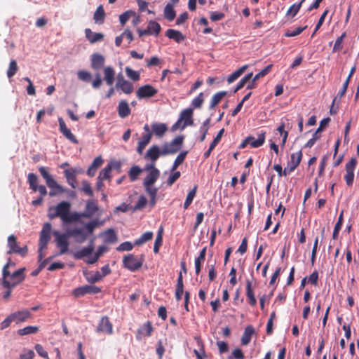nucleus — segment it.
I'll use <instances>...</instances> for the list:
<instances>
[{
  "mask_svg": "<svg viewBox=\"0 0 359 359\" xmlns=\"http://www.w3.org/2000/svg\"><path fill=\"white\" fill-rule=\"evenodd\" d=\"M70 203L62 201L55 207L50 208L48 216L50 219L59 217L65 223L78 222L81 218V215L76 212L70 213Z\"/></svg>",
  "mask_w": 359,
  "mask_h": 359,
  "instance_id": "f257e3e1",
  "label": "nucleus"
},
{
  "mask_svg": "<svg viewBox=\"0 0 359 359\" xmlns=\"http://www.w3.org/2000/svg\"><path fill=\"white\" fill-rule=\"evenodd\" d=\"M39 171L44 179L47 187L50 189L48 194L50 197L55 196L59 194L67 192V189L59 184L49 173L47 168L41 166L39 168Z\"/></svg>",
  "mask_w": 359,
  "mask_h": 359,
  "instance_id": "f03ea898",
  "label": "nucleus"
},
{
  "mask_svg": "<svg viewBox=\"0 0 359 359\" xmlns=\"http://www.w3.org/2000/svg\"><path fill=\"white\" fill-rule=\"evenodd\" d=\"M27 182L29 186V189H32L34 192L39 191L40 196L36 199L32 201V204L34 206H39L43 203V197L47 194V189L44 185L39 184V178L38 176L33 173L30 172L27 175Z\"/></svg>",
  "mask_w": 359,
  "mask_h": 359,
  "instance_id": "7ed1b4c3",
  "label": "nucleus"
},
{
  "mask_svg": "<svg viewBox=\"0 0 359 359\" xmlns=\"http://www.w3.org/2000/svg\"><path fill=\"white\" fill-rule=\"evenodd\" d=\"M144 262V255L137 257L133 254H128L123 257V265L126 269L133 272L139 270L142 266Z\"/></svg>",
  "mask_w": 359,
  "mask_h": 359,
  "instance_id": "20e7f679",
  "label": "nucleus"
},
{
  "mask_svg": "<svg viewBox=\"0 0 359 359\" xmlns=\"http://www.w3.org/2000/svg\"><path fill=\"white\" fill-rule=\"evenodd\" d=\"M184 136L178 135L174 138L170 142H165L161 148V155L166 156L169 154H175L178 152L183 144Z\"/></svg>",
  "mask_w": 359,
  "mask_h": 359,
  "instance_id": "39448f33",
  "label": "nucleus"
},
{
  "mask_svg": "<svg viewBox=\"0 0 359 359\" xmlns=\"http://www.w3.org/2000/svg\"><path fill=\"white\" fill-rule=\"evenodd\" d=\"M50 231H51V224L49 223H46L42 230L40 232V238H39V260L41 261L43 258V255L42 253V250L46 248L50 238Z\"/></svg>",
  "mask_w": 359,
  "mask_h": 359,
  "instance_id": "423d86ee",
  "label": "nucleus"
},
{
  "mask_svg": "<svg viewBox=\"0 0 359 359\" xmlns=\"http://www.w3.org/2000/svg\"><path fill=\"white\" fill-rule=\"evenodd\" d=\"M8 247L9 248L8 254H18L21 257H25L27 254L28 248L27 245L20 247L18 244L17 238L14 235H11L8 238Z\"/></svg>",
  "mask_w": 359,
  "mask_h": 359,
  "instance_id": "0eeeda50",
  "label": "nucleus"
},
{
  "mask_svg": "<svg viewBox=\"0 0 359 359\" xmlns=\"http://www.w3.org/2000/svg\"><path fill=\"white\" fill-rule=\"evenodd\" d=\"M121 168V164L119 161H111L100 172L98 178L100 180H111V172L112 170H116L120 172Z\"/></svg>",
  "mask_w": 359,
  "mask_h": 359,
  "instance_id": "6e6552de",
  "label": "nucleus"
},
{
  "mask_svg": "<svg viewBox=\"0 0 359 359\" xmlns=\"http://www.w3.org/2000/svg\"><path fill=\"white\" fill-rule=\"evenodd\" d=\"M215 343L217 345L219 352L224 353V326L222 324L217 325L212 332Z\"/></svg>",
  "mask_w": 359,
  "mask_h": 359,
  "instance_id": "1a4fd4ad",
  "label": "nucleus"
},
{
  "mask_svg": "<svg viewBox=\"0 0 359 359\" xmlns=\"http://www.w3.org/2000/svg\"><path fill=\"white\" fill-rule=\"evenodd\" d=\"M101 292V288L93 285H85L81 287L75 288L73 290V294L76 297H82L86 294H97Z\"/></svg>",
  "mask_w": 359,
  "mask_h": 359,
  "instance_id": "9d476101",
  "label": "nucleus"
},
{
  "mask_svg": "<svg viewBox=\"0 0 359 359\" xmlns=\"http://www.w3.org/2000/svg\"><path fill=\"white\" fill-rule=\"evenodd\" d=\"M96 332L98 333H105L108 335L113 334V325L108 316H104L100 318L96 327Z\"/></svg>",
  "mask_w": 359,
  "mask_h": 359,
  "instance_id": "9b49d317",
  "label": "nucleus"
},
{
  "mask_svg": "<svg viewBox=\"0 0 359 359\" xmlns=\"http://www.w3.org/2000/svg\"><path fill=\"white\" fill-rule=\"evenodd\" d=\"M25 269L21 268L15 271L11 275V278L13 280L12 282L5 280L4 283V287H15L25 280L24 271Z\"/></svg>",
  "mask_w": 359,
  "mask_h": 359,
  "instance_id": "f8f14e48",
  "label": "nucleus"
},
{
  "mask_svg": "<svg viewBox=\"0 0 359 359\" xmlns=\"http://www.w3.org/2000/svg\"><path fill=\"white\" fill-rule=\"evenodd\" d=\"M158 93V90L149 84L140 87L136 91V95L138 99L149 98L154 96Z\"/></svg>",
  "mask_w": 359,
  "mask_h": 359,
  "instance_id": "ddd939ff",
  "label": "nucleus"
},
{
  "mask_svg": "<svg viewBox=\"0 0 359 359\" xmlns=\"http://www.w3.org/2000/svg\"><path fill=\"white\" fill-rule=\"evenodd\" d=\"M160 176V171L158 170H154L149 172L144 180L143 185L146 190L158 189L153 185L157 181Z\"/></svg>",
  "mask_w": 359,
  "mask_h": 359,
  "instance_id": "4468645a",
  "label": "nucleus"
},
{
  "mask_svg": "<svg viewBox=\"0 0 359 359\" xmlns=\"http://www.w3.org/2000/svg\"><path fill=\"white\" fill-rule=\"evenodd\" d=\"M357 164L355 158H351L348 163L346 164V174L344 176L346 184L350 187L353 184L354 180V170Z\"/></svg>",
  "mask_w": 359,
  "mask_h": 359,
  "instance_id": "2eb2a0df",
  "label": "nucleus"
},
{
  "mask_svg": "<svg viewBox=\"0 0 359 359\" xmlns=\"http://www.w3.org/2000/svg\"><path fill=\"white\" fill-rule=\"evenodd\" d=\"M154 328L150 321H147L137 331L136 338L141 340L144 337H149L151 335Z\"/></svg>",
  "mask_w": 359,
  "mask_h": 359,
  "instance_id": "dca6fc26",
  "label": "nucleus"
},
{
  "mask_svg": "<svg viewBox=\"0 0 359 359\" xmlns=\"http://www.w3.org/2000/svg\"><path fill=\"white\" fill-rule=\"evenodd\" d=\"M60 131L71 142L78 144V140L71 130L67 127L62 118H58Z\"/></svg>",
  "mask_w": 359,
  "mask_h": 359,
  "instance_id": "f3484780",
  "label": "nucleus"
},
{
  "mask_svg": "<svg viewBox=\"0 0 359 359\" xmlns=\"http://www.w3.org/2000/svg\"><path fill=\"white\" fill-rule=\"evenodd\" d=\"M82 171L77 168L67 169L64 171L65 177L67 179V183L72 187L76 188L77 184L76 175Z\"/></svg>",
  "mask_w": 359,
  "mask_h": 359,
  "instance_id": "a211bd4d",
  "label": "nucleus"
},
{
  "mask_svg": "<svg viewBox=\"0 0 359 359\" xmlns=\"http://www.w3.org/2000/svg\"><path fill=\"white\" fill-rule=\"evenodd\" d=\"M57 236L56 238L57 246L60 248V255H63L67 252L69 248V243L67 236L65 234H59L57 232L54 233Z\"/></svg>",
  "mask_w": 359,
  "mask_h": 359,
  "instance_id": "6ab92c4d",
  "label": "nucleus"
},
{
  "mask_svg": "<svg viewBox=\"0 0 359 359\" xmlns=\"http://www.w3.org/2000/svg\"><path fill=\"white\" fill-rule=\"evenodd\" d=\"M13 320L16 324L23 323L27 319L32 318L31 312L27 309L18 311L11 314Z\"/></svg>",
  "mask_w": 359,
  "mask_h": 359,
  "instance_id": "aec40b11",
  "label": "nucleus"
},
{
  "mask_svg": "<svg viewBox=\"0 0 359 359\" xmlns=\"http://www.w3.org/2000/svg\"><path fill=\"white\" fill-rule=\"evenodd\" d=\"M116 88H119L126 94H130L134 90L133 85L127 80H125L122 75L118 76V81L116 84Z\"/></svg>",
  "mask_w": 359,
  "mask_h": 359,
  "instance_id": "412c9836",
  "label": "nucleus"
},
{
  "mask_svg": "<svg viewBox=\"0 0 359 359\" xmlns=\"http://www.w3.org/2000/svg\"><path fill=\"white\" fill-rule=\"evenodd\" d=\"M302 158V151H298L295 154H291V159L287 163V173H290L294 171L296 168L299 165Z\"/></svg>",
  "mask_w": 359,
  "mask_h": 359,
  "instance_id": "4be33fe9",
  "label": "nucleus"
},
{
  "mask_svg": "<svg viewBox=\"0 0 359 359\" xmlns=\"http://www.w3.org/2000/svg\"><path fill=\"white\" fill-rule=\"evenodd\" d=\"M193 109L191 108L186 109L181 112L179 121H184L182 129H184L187 126H192L194 121L192 119Z\"/></svg>",
  "mask_w": 359,
  "mask_h": 359,
  "instance_id": "5701e85b",
  "label": "nucleus"
},
{
  "mask_svg": "<svg viewBox=\"0 0 359 359\" xmlns=\"http://www.w3.org/2000/svg\"><path fill=\"white\" fill-rule=\"evenodd\" d=\"M161 31L160 24H149V26L147 29H139V35L140 36H145V35H155L157 36Z\"/></svg>",
  "mask_w": 359,
  "mask_h": 359,
  "instance_id": "b1692460",
  "label": "nucleus"
},
{
  "mask_svg": "<svg viewBox=\"0 0 359 359\" xmlns=\"http://www.w3.org/2000/svg\"><path fill=\"white\" fill-rule=\"evenodd\" d=\"M98 207L94 201H88L86 203L85 211L80 214L81 217L90 218L97 211Z\"/></svg>",
  "mask_w": 359,
  "mask_h": 359,
  "instance_id": "393cba45",
  "label": "nucleus"
},
{
  "mask_svg": "<svg viewBox=\"0 0 359 359\" xmlns=\"http://www.w3.org/2000/svg\"><path fill=\"white\" fill-rule=\"evenodd\" d=\"M133 18L132 22H140L142 20L140 18V16L139 15H137V13L135 11H133L131 10L126 11L119 16V20L120 22H126L128 21L130 18Z\"/></svg>",
  "mask_w": 359,
  "mask_h": 359,
  "instance_id": "a878e982",
  "label": "nucleus"
},
{
  "mask_svg": "<svg viewBox=\"0 0 359 359\" xmlns=\"http://www.w3.org/2000/svg\"><path fill=\"white\" fill-rule=\"evenodd\" d=\"M160 155H161V149L157 145H153L147 150L144 158L156 162Z\"/></svg>",
  "mask_w": 359,
  "mask_h": 359,
  "instance_id": "bb28decb",
  "label": "nucleus"
},
{
  "mask_svg": "<svg viewBox=\"0 0 359 359\" xmlns=\"http://www.w3.org/2000/svg\"><path fill=\"white\" fill-rule=\"evenodd\" d=\"M272 65H269L266 66L264 69H263L261 72H259L258 74H257L255 77L252 79L251 83H250L247 86V89L251 90L255 88V83L257 81H258L260 78L264 77L266 74H268L272 68Z\"/></svg>",
  "mask_w": 359,
  "mask_h": 359,
  "instance_id": "cd10ccee",
  "label": "nucleus"
},
{
  "mask_svg": "<svg viewBox=\"0 0 359 359\" xmlns=\"http://www.w3.org/2000/svg\"><path fill=\"white\" fill-rule=\"evenodd\" d=\"M69 236L74 237L78 243H83L87 239V235L83 230L80 228H74L68 231Z\"/></svg>",
  "mask_w": 359,
  "mask_h": 359,
  "instance_id": "c85d7f7f",
  "label": "nucleus"
},
{
  "mask_svg": "<svg viewBox=\"0 0 359 359\" xmlns=\"http://www.w3.org/2000/svg\"><path fill=\"white\" fill-rule=\"evenodd\" d=\"M104 64V57L99 53H94L91 55V67L93 69H101Z\"/></svg>",
  "mask_w": 359,
  "mask_h": 359,
  "instance_id": "c756f323",
  "label": "nucleus"
},
{
  "mask_svg": "<svg viewBox=\"0 0 359 359\" xmlns=\"http://www.w3.org/2000/svg\"><path fill=\"white\" fill-rule=\"evenodd\" d=\"M131 110L129 107L128 103L124 100H121L118 105V114L121 118H126L130 114Z\"/></svg>",
  "mask_w": 359,
  "mask_h": 359,
  "instance_id": "7c9ffc66",
  "label": "nucleus"
},
{
  "mask_svg": "<svg viewBox=\"0 0 359 359\" xmlns=\"http://www.w3.org/2000/svg\"><path fill=\"white\" fill-rule=\"evenodd\" d=\"M93 251V241L87 246L81 250L76 252L74 257L76 259H81L85 257H89Z\"/></svg>",
  "mask_w": 359,
  "mask_h": 359,
  "instance_id": "2f4dec72",
  "label": "nucleus"
},
{
  "mask_svg": "<svg viewBox=\"0 0 359 359\" xmlns=\"http://www.w3.org/2000/svg\"><path fill=\"white\" fill-rule=\"evenodd\" d=\"M151 131L158 137H162L168 130V127L165 123H154L151 125Z\"/></svg>",
  "mask_w": 359,
  "mask_h": 359,
  "instance_id": "473e14b6",
  "label": "nucleus"
},
{
  "mask_svg": "<svg viewBox=\"0 0 359 359\" xmlns=\"http://www.w3.org/2000/svg\"><path fill=\"white\" fill-rule=\"evenodd\" d=\"M255 333V329L252 325H248L245 328L244 333L241 338L242 345H248L252 335Z\"/></svg>",
  "mask_w": 359,
  "mask_h": 359,
  "instance_id": "72a5a7b5",
  "label": "nucleus"
},
{
  "mask_svg": "<svg viewBox=\"0 0 359 359\" xmlns=\"http://www.w3.org/2000/svg\"><path fill=\"white\" fill-rule=\"evenodd\" d=\"M107 247L101 245L98 248L97 251L93 255L88 257L86 262L88 264H93L97 262L100 257L107 251Z\"/></svg>",
  "mask_w": 359,
  "mask_h": 359,
  "instance_id": "f704fd0d",
  "label": "nucleus"
},
{
  "mask_svg": "<svg viewBox=\"0 0 359 359\" xmlns=\"http://www.w3.org/2000/svg\"><path fill=\"white\" fill-rule=\"evenodd\" d=\"M85 32L86 38L91 43L102 41L104 38V35L102 34L94 33L90 29H86Z\"/></svg>",
  "mask_w": 359,
  "mask_h": 359,
  "instance_id": "c9c22d12",
  "label": "nucleus"
},
{
  "mask_svg": "<svg viewBox=\"0 0 359 359\" xmlns=\"http://www.w3.org/2000/svg\"><path fill=\"white\" fill-rule=\"evenodd\" d=\"M165 35L177 43H180L184 39V35L180 32L172 29H168Z\"/></svg>",
  "mask_w": 359,
  "mask_h": 359,
  "instance_id": "e433bc0d",
  "label": "nucleus"
},
{
  "mask_svg": "<svg viewBox=\"0 0 359 359\" xmlns=\"http://www.w3.org/2000/svg\"><path fill=\"white\" fill-rule=\"evenodd\" d=\"M206 248H204L200 252L198 257L195 259V268L196 273L198 275L201 272V266L203 264L205 259Z\"/></svg>",
  "mask_w": 359,
  "mask_h": 359,
  "instance_id": "4c0bfd02",
  "label": "nucleus"
},
{
  "mask_svg": "<svg viewBox=\"0 0 359 359\" xmlns=\"http://www.w3.org/2000/svg\"><path fill=\"white\" fill-rule=\"evenodd\" d=\"M103 238L106 243H115L117 241L116 233L112 229H109L104 232Z\"/></svg>",
  "mask_w": 359,
  "mask_h": 359,
  "instance_id": "58836bf2",
  "label": "nucleus"
},
{
  "mask_svg": "<svg viewBox=\"0 0 359 359\" xmlns=\"http://www.w3.org/2000/svg\"><path fill=\"white\" fill-rule=\"evenodd\" d=\"M104 81L107 84L111 86L114 81L115 72L111 67H107L104 69Z\"/></svg>",
  "mask_w": 359,
  "mask_h": 359,
  "instance_id": "ea45409f",
  "label": "nucleus"
},
{
  "mask_svg": "<svg viewBox=\"0 0 359 359\" xmlns=\"http://www.w3.org/2000/svg\"><path fill=\"white\" fill-rule=\"evenodd\" d=\"M246 295L249 299V304L251 306H255L257 304V300L255 297L254 292L252 289V283L248 280L246 282Z\"/></svg>",
  "mask_w": 359,
  "mask_h": 359,
  "instance_id": "a19ab883",
  "label": "nucleus"
},
{
  "mask_svg": "<svg viewBox=\"0 0 359 359\" xmlns=\"http://www.w3.org/2000/svg\"><path fill=\"white\" fill-rule=\"evenodd\" d=\"M85 277L88 283H95L101 280L103 278V276H102L99 271H95L86 273L85 274Z\"/></svg>",
  "mask_w": 359,
  "mask_h": 359,
  "instance_id": "79ce46f5",
  "label": "nucleus"
},
{
  "mask_svg": "<svg viewBox=\"0 0 359 359\" xmlns=\"http://www.w3.org/2000/svg\"><path fill=\"white\" fill-rule=\"evenodd\" d=\"M153 236H154L153 232L147 231V232L144 233L139 238L136 239L134 241V245L140 246V245H143L144 243H145L146 242L151 240L153 238Z\"/></svg>",
  "mask_w": 359,
  "mask_h": 359,
  "instance_id": "37998d69",
  "label": "nucleus"
},
{
  "mask_svg": "<svg viewBox=\"0 0 359 359\" xmlns=\"http://www.w3.org/2000/svg\"><path fill=\"white\" fill-rule=\"evenodd\" d=\"M164 16L168 21H172L175 19L176 13L172 5L168 4L165 6L164 8Z\"/></svg>",
  "mask_w": 359,
  "mask_h": 359,
  "instance_id": "c03bdc74",
  "label": "nucleus"
},
{
  "mask_svg": "<svg viewBox=\"0 0 359 359\" xmlns=\"http://www.w3.org/2000/svg\"><path fill=\"white\" fill-rule=\"evenodd\" d=\"M163 228L161 226L158 229L156 238L155 239L154 245V252L158 253L159 252V248L163 243Z\"/></svg>",
  "mask_w": 359,
  "mask_h": 359,
  "instance_id": "a18cd8bd",
  "label": "nucleus"
},
{
  "mask_svg": "<svg viewBox=\"0 0 359 359\" xmlns=\"http://www.w3.org/2000/svg\"><path fill=\"white\" fill-rule=\"evenodd\" d=\"M39 331V327L37 326H27L24 328L19 329L18 330V334L20 336H24L27 334H35Z\"/></svg>",
  "mask_w": 359,
  "mask_h": 359,
  "instance_id": "49530a36",
  "label": "nucleus"
},
{
  "mask_svg": "<svg viewBox=\"0 0 359 359\" xmlns=\"http://www.w3.org/2000/svg\"><path fill=\"white\" fill-rule=\"evenodd\" d=\"M248 67V65H244L239 69H238L236 71H235L233 74H231L227 79L228 83H232L235 80H236L238 77H240L243 72L246 70V69Z\"/></svg>",
  "mask_w": 359,
  "mask_h": 359,
  "instance_id": "de8ad7c7",
  "label": "nucleus"
},
{
  "mask_svg": "<svg viewBox=\"0 0 359 359\" xmlns=\"http://www.w3.org/2000/svg\"><path fill=\"white\" fill-rule=\"evenodd\" d=\"M197 191V186H195L187 194L186 200L184 203V209H187L192 203L194 197L196 196Z\"/></svg>",
  "mask_w": 359,
  "mask_h": 359,
  "instance_id": "09e8293b",
  "label": "nucleus"
},
{
  "mask_svg": "<svg viewBox=\"0 0 359 359\" xmlns=\"http://www.w3.org/2000/svg\"><path fill=\"white\" fill-rule=\"evenodd\" d=\"M105 12L102 5H100L94 13L93 19L96 22H102L104 19Z\"/></svg>",
  "mask_w": 359,
  "mask_h": 359,
  "instance_id": "8fccbe9b",
  "label": "nucleus"
},
{
  "mask_svg": "<svg viewBox=\"0 0 359 359\" xmlns=\"http://www.w3.org/2000/svg\"><path fill=\"white\" fill-rule=\"evenodd\" d=\"M142 169L137 165H133L128 172V175L132 182L137 180V177L142 172Z\"/></svg>",
  "mask_w": 359,
  "mask_h": 359,
  "instance_id": "3c124183",
  "label": "nucleus"
},
{
  "mask_svg": "<svg viewBox=\"0 0 359 359\" xmlns=\"http://www.w3.org/2000/svg\"><path fill=\"white\" fill-rule=\"evenodd\" d=\"M18 70V67L17 65V62L15 60H11L9 63L8 69L7 70V76L9 79L12 78L16 74Z\"/></svg>",
  "mask_w": 359,
  "mask_h": 359,
  "instance_id": "603ef678",
  "label": "nucleus"
},
{
  "mask_svg": "<svg viewBox=\"0 0 359 359\" xmlns=\"http://www.w3.org/2000/svg\"><path fill=\"white\" fill-rule=\"evenodd\" d=\"M187 154V151H182L177 156L172 166V171L175 170L184 162Z\"/></svg>",
  "mask_w": 359,
  "mask_h": 359,
  "instance_id": "864d4df0",
  "label": "nucleus"
},
{
  "mask_svg": "<svg viewBox=\"0 0 359 359\" xmlns=\"http://www.w3.org/2000/svg\"><path fill=\"white\" fill-rule=\"evenodd\" d=\"M343 213H344V211L342 210L341 214L339 215L338 221H337V224H335V226H334V231H333V233H332V238L333 239H337V238L339 232V231H340V229L341 228L342 223H343Z\"/></svg>",
  "mask_w": 359,
  "mask_h": 359,
  "instance_id": "5fc2aeb1",
  "label": "nucleus"
},
{
  "mask_svg": "<svg viewBox=\"0 0 359 359\" xmlns=\"http://www.w3.org/2000/svg\"><path fill=\"white\" fill-rule=\"evenodd\" d=\"M224 97V91H220L213 95L210 105V109H213Z\"/></svg>",
  "mask_w": 359,
  "mask_h": 359,
  "instance_id": "6e6d98bb",
  "label": "nucleus"
},
{
  "mask_svg": "<svg viewBox=\"0 0 359 359\" xmlns=\"http://www.w3.org/2000/svg\"><path fill=\"white\" fill-rule=\"evenodd\" d=\"M264 141H265V133H262L259 135V137L257 140H255L254 138V140H250V142L249 144L251 145L252 147L257 148V147H259L260 146H262L264 143Z\"/></svg>",
  "mask_w": 359,
  "mask_h": 359,
  "instance_id": "4d7b16f0",
  "label": "nucleus"
},
{
  "mask_svg": "<svg viewBox=\"0 0 359 359\" xmlns=\"http://www.w3.org/2000/svg\"><path fill=\"white\" fill-rule=\"evenodd\" d=\"M330 121V118H329V117H327L320 121L319 127L316 130V132L313 133V134L317 135V137H318V139H320V137L321 136L320 133L325 129V128L329 124Z\"/></svg>",
  "mask_w": 359,
  "mask_h": 359,
  "instance_id": "13d9d810",
  "label": "nucleus"
},
{
  "mask_svg": "<svg viewBox=\"0 0 359 359\" xmlns=\"http://www.w3.org/2000/svg\"><path fill=\"white\" fill-rule=\"evenodd\" d=\"M304 1V0H302L299 3L292 5L287 11V15L294 17L299 11Z\"/></svg>",
  "mask_w": 359,
  "mask_h": 359,
  "instance_id": "bf43d9fd",
  "label": "nucleus"
},
{
  "mask_svg": "<svg viewBox=\"0 0 359 359\" xmlns=\"http://www.w3.org/2000/svg\"><path fill=\"white\" fill-rule=\"evenodd\" d=\"M306 27L307 26H305L304 27H298L294 30L287 29L284 35L287 37H292L297 36L300 33H302L305 29H306Z\"/></svg>",
  "mask_w": 359,
  "mask_h": 359,
  "instance_id": "052dcab7",
  "label": "nucleus"
},
{
  "mask_svg": "<svg viewBox=\"0 0 359 359\" xmlns=\"http://www.w3.org/2000/svg\"><path fill=\"white\" fill-rule=\"evenodd\" d=\"M147 203V200L144 196H140L135 205L133 208V211H137L144 208Z\"/></svg>",
  "mask_w": 359,
  "mask_h": 359,
  "instance_id": "680f3d73",
  "label": "nucleus"
},
{
  "mask_svg": "<svg viewBox=\"0 0 359 359\" xmlns=\"http://www.w3.org/2000/svg\"><path fill=\"white\" fill-rule=\"evenodd\" d=\"M125 71L126 75L134 81H138L140 79V76L137 72L134 71L128 67H126Z\"/></svg>",
  "mask_w": 359,
  "mask_h": 359,
  "instance_id": "e2e57ef3",
  "label": "nucleus"
},
{
  "mask_svg": "<svg viewBox=\"0 0 359 359\" xmlns=\"http://www.w3.org/2000/svg\"><path fill=\"white\" fill-rule=\"evenodd\" d=\"M78 78L85 82H89L91 80V74L87 71L81 70L77 73Z\"/></svg>",
  "mask_w": 359,
  "mask_h": 359,
  "instance_id": "0e129e2a",
  "label": "nucleus"
},
{
  "mask_svg": "<svg viewBox=\"0 0 359 359\" xmlns=\"http://www.w3.org/2000/svg\"><path fill=\"white\" fill-rule=\"evenodd\" d=\"M245 355L241 348H236L233 351L231 355L228 356L227 359H244Z\"/></svg>",
  "mask_w": 359,
  "mask_h": 359,
  "instance_id": "69168bd1",
  "label": "nucleus"
},
{
  "mask_svg": "<svg viewBox=\"0 0 359 359\" xmlns=\"http://www.w3.org/2000/svg\"><path fill=\"white\" fill-rule=\"evenodd\" d=\"M133 248V245L129 242L126 241L120 244L117 248L116 250L121 252V251H130Z\"/></svg>",
  "mask_w": 359,
  "mask_h": 359,
  "instance_id": "338daca9",
  "label": "nucleus"
},
{
  "mask_svg": "<svg viewBox=\"0 0 359 359\" xmlns=\"http://www.w3.org/2000/svg\"><path fill=\"white\" fill-rule=\"evenodd\" d=\"M82 184V191L87 195L90 196H93V192L90 186V184L86 180H83L81 182Z\"/></svg>",
  "mask_w": 359,
  "mask_h": 359,
  "instance_id": "774afa93",
  "label": "nucleus"
}]
</instances>
